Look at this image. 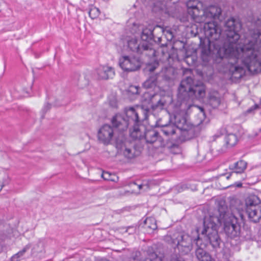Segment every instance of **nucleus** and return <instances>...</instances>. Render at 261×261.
Wrapping results in <instances>:
<instances>
[{"label":"nucleus","instance_id":"36","mask_svg":"<svg viewBox=\"0 0 261 261\" xmlns=\"http://www.w3.org/2000/svg\"><path fill=\"white\" fill-rule=\"evenodd\" d=\"M128 91L132 94H137L139 93V88L137 86H130L128 88Z\"/></svg>","mask_w":261,"mask_h":261},{"label":"nucleus","instance_id":"45","mask_svg":"<svg viewBox=\"0 0 261 261\" xmlns=\"http://www.w3.org/2000/svg\"><path fill=\"white\" fill-rule=\"evenodd\" d=\"M156 97H157V96H156V95H153V97H152V98H151V102H152V103H154L153 102V99H154V98H155V99H156L157 100L159 99H157Z\"/></svg>","mask_w":261,"mask_h":261},{"label":"nucleus","instance_id":"28","mask_svg":"<svg viewBox=\"0 0 261 261\" xmlns=\"http://www.w3.org/2000/svg\"><path fill=\"white\" fill-rule=\"evenodd\" d=\"M221 102L220 98L217 92L211 93L208 97V103L214 109L217 108Z\"/></svg>","mask_w":261,"mask_h":261},{"label":"nucleus","instance_id":"1","mask_svg":"<svg viewBox=\"0 0 261 261\" xmlns=\"http://www.w3.org/2000/svg\"><path fill=\"white\" fill-rule=\"evenodd\" d=\"M249 35L244 45L238 43L240 38L239 32L242 23L239 18L230 17L225 22L224 34L217 23L205 22L203 26L205 38H200L201 57L205 64L211 56L219 64H226L232 76L241 79L246 68L252 74L261 72V19L252 22Z\"/></svg>","mask_w":261,"mask_h":261},{"label":"nucleus","instance_id":"24","mask_svg":"<svg viewBox=\"0 0 261 261\" xmlns=\"http://www.w3.org/2000/svg\"><path fill=\"white\" fill-rule=\"evenodd\" d=\"M138 40L136 38H132L128 41V47L131 50L134 52L141 54L143 51H147V49H143L142 48V42L140 41L138 42Z\"/></svg>","mask_w":261,"mask_h":261},{"label":"nucleus","instance_id":"43","mask_svg":"<svg viewBox=\"0 0 261 261\" xmlns=\"http://www.w3.org/2000/svg\"><path fill=\"white\" fill-rule=\"evenodd\" d=\"M187 188H188V187L187 185H184V184H182L181 185H180V189L185 190Z\"/></svg>","mask_w":261,"mask_h":261},{"label":"nucleus","instance_id":"27","mask_svg":"<svg viewBox=\"0 0 261 261\" xmlns=\"http://www.w3.org/2000/svg\"><path fill=\"white\" fill-rule=\"evenodd\" d=\"M155 30H159V31L162 33L163 35L162 37L158 38V41L160 42L164 38H165L168 41H171L174 37L173 34L171 31L165 30L160 26H156Z\"/></svg>","mask_w":261,"mask_h":261},{"label":"nucleus","instance_id":"40","mask_svg":"<svg viewBox=\"0 0 261 261\" xmlns=\"http://www.w3.org/2000/svg\"><path fill=\"white\" fill-rule=\"evenodd\" d=\"M50 108V105L49 103H46L44 105L43 110H45L46 111H47Z\"/></svg>","mask_w":261,"mask_h":261},{"label":"nucleus","instance_id":"10","mask_svg":"<svg viewBox=\"0 0 261 261\" xmlns=\"http://www.w3.org/2000/svg\"><path fill=\"white\" fill-rule=\"evenodd\" d=\"M119 65L123 70L134 71L140 68L141 62L138 57L124 56L120 58Z\"/></svg>","mask_w":261,"mask_h":261},{"label":"nucleus","instance_id":"17","mask_svg":"<svg viewBox=\"0 0 261 261\" xmlns=\"http://www.w3.org/2000/svg\"><path fill=\"white\" fill-rule=\"evenodd\" d=\"M177 69L173 66H169L163 68L158 74V77L165 80H174L177 76Z\"/></svg>","mask_w":261,"mask_h":261},{"label":"nucleus","instance_id":"31","mask_svg":"<svg viewBox=\"0 0 261 261\" xmlns=\"http://www.w3.org/2000/svg\"><path fill=\"white\" fill-rule=\"evenodd\" d=\"M145 223L147 226L151 229L154 230L157 228L155 221L153 218H148L145 221Z\"/></svg>","mask_w":261,"mask_h":261},{"label":"nucleus","instance_id":"15","mask_svg":"<svg viewBox=\"0 0 261 261\" xmlns=\"http://www.w3.org/2000/svg\"><path fill=\"white\" fill-rule=\"evenodd\" d=\"M111 122L113 126L120 132H124L128 127V122L126 119L120 114H117L113 116Z\"/></svg>","mask_w":261,"mask_h":261},{"label":"nucleus","instance_id":"23","mask_svg":"<svg viewBox=\"0 0 261 261\" xmlns=\"http://www.w3.org/2000/svg\"><path fill=\"white\" fill-rule=\"evenodd\" d=\"M157 258V254L154 252L148 251L145 256L140 252H136L133 257V261H153Z\"/></svg>","mask_w":261,"mask_h":261},{"label":"nucleus","instance_id":"26","mask_svg":"<svg viewBox=\"0 0 261 261\" xmlns=\"http://www.w3.org/2000/svg\"><path fill=\"white\" fill-rule=\"evenodd\" d=\"M159 79L158 74L151 75L144 83L143 86L146 89L155 88L158 85V80Z\"/></svg>","mask_w":261,"mask_h":261},{"label":"nucleus","instance_id":"52","mask_svg":"<svg viewBox=\"0 0 261 261\" xmlns=\"http://www.w3.org/2000/svg\"><path fill=\"white\" fill-rule=\"evenodd\" d=\"M3 187V186L2 185H0V191L2 190Z\"/></svg>","mask_w":261,"mask_h":261},{"label":"nucleus","instance_id":"37","mask_svg":"<svg viewBox=\"0 0 261 261\" xmlns=\"http://www.w3.org/2000/svg\"><path fill=\"white\" fill-rule=\"evenodd\" d=\"M43 245L41 243H39L35 245L33 248L34 252H40L42 250Z\"/></svg>","mask_w":261,"mask_h":261},{"label":"nucleus","instance_id":"42","mask_svg":"<svg viewBox=\"0 0 261 261\" xmlns=\"http://www.w3.org/2000/svg\"><path fill=\"white\" fill-rule=\"evenodd\" d=\"M233 173H234L232 172V171H231L229 174H226L225 175H226V179H229Z\"/></svg>","mask_w":261,"mask_h":261},{"label":"nucleus","instance_id":"54","mask_svg":"<svg viewBox=\"0 0 261 261\" xmlns=\"http://www.w3.org/2000/svg\"><path fill=\"white\" fill-rule=\"evenodd\" d=\"M177 7H178V5H176V6L175 9H177Z\"/></svg>","mask_w":261,"mask_h":261},{"label":"nucleus","instance_id":"20","mask_svg":"<svg viewBox=\"0 0 261 261\" xmlns=\"http://www.w3.org/2000/svg\"><path fill=\"white\" fill-rule=\"evenodd\" d=\"M143 137L145 139L146 143L150 144L154 143L159 139L158 132L153 128L146 129L144 133V136H142L141 135L140 139L137 138V139L141 140Z\"/></svg>","mask_w":261,"mask_h":261},{"label":"nucleus","instance_id":"59","mask_svg":"<svg viewBox=\"0 0 261 261\" xmlns=\"http://www.w3.org/2000/svg\"><path fill=\"white\" fill-rule=\"evenodd\" d=\"M240 216L242 217V215L239 214Z\"/></svg>","mask_w":261,"mask_h":261},{"label":"nucleus","instance_id":"48","mask_svg":"<svg viewBox=\"0 0 261 261\" xmlns=\"http://www.w3.org/2000/svg\"><path fill=\"white\" fill-rule=\"evenodd\" d=\"M171 261H179L178 258H176L175 259L172 258Z\"/></svg>","mask_w":261,"mask_h":261},{"label":"nucleus","instance_id":"47","mask_svg":"<svg viewBox=\"0 0 261 261\" xmlns=\"http://www.w3.org/2000/svg\"><path fill=\"white\" fill-rule=\"evenodd\" d=\"M98 261H109L105 258H101L100 259H99Z\"/></svg>","mask_w":261,"mask_h":261},{"label":"nucleus","instance_id":"25","mask_svg":"<svg viewBox=\"0 0 261 261\" xmlns=\"http://www.w3.org/2000/svg\"><path fill=\"white\" fill-rule=\"evenodd\" d=\"M239 234L237 238L240 240H250L252 237V231L251 228L247 226H244L243 228H240Z\"/></svg>","mask_w":261,"mask_h":261},{"label":"nucleus","instance_id":"11","mask_svg":"<svg viewBox=\"0 0 261 261\" xmlns=\"http://www.w3.org/2000/svg\"><path fill=\"white\" fill-rule=\"evenodd\" d=\"M188 12L196 21L199 22L201 18L202 4L198 0H189L187 3Z\"/></svg>","mask_w":261,"mask_h":261},{"label":"nucleus","instance_id":"7","mask_svg":"<svg viewBox=\"0 0 261 261\" xmlns=\"http://www.w3.org/2000/svg\"><path fill=\"white\" fill-rule=\"evenodd\" d=\"M180 143L186 142L193 138L195 135L194 125L191 123L189 119L188 110H180Z\"/></svg>","mask_w":261,"mask_h":261},{"label":"nucleus","instance_id":"16","mask_svg":"<svg viewBox=\"0 0 261 261\" xmlns=\"http://www.w3.org/2000/svg\"><path fill=\"white\" fill-rule=\"evenodd\" d=\"M98 78L100 80L112 79L115 75L113 68L109 66H100L96 70Z\"/></svg>","mask_w":261,"mask_h":261},{"label":"nucleus","instance_id":"19","mask_svg":"<svg viewBox=\"0 0 261 261\" xmlns=\"http://www.w3.org/2000/svg\"><path fill=\"white\" fill-rule=\"evenodd\" d=\"M161 121L162 119H159L156 121V125L158 126L163 127L162 131L166 136H170L174 135L176 131L178 129V126L174 123H170L169 124H163L161 122Z\"/></svg>","mask_w":261,"mask_h":261},{"label":"nucleus","instance_id":"56","mask_svg":"<svg viewBox=\"0 0 261 261\" xmlns=\"http://www.w3.org/2000/svg\"><path fill=\"white\" fill-rule=\"evenodd\" d=\"M170 4V2L168 3V5L169 6Z\"/></svg>","mask_w":261,"mask_h":261},{"label":"nucleus","instance_id":"33","mask_svg":"<svg viewBox=\"0 0 261 261\" xmlns=\"http://www.w3.org/2000/svg\"><path fill=\"white\" fill-rule=\"evenodd\" d=\"M164 102L162 101V100L160 97H159V99L158 100V101L156 103H152L151 107L153 110H162L163 109L164 106Z\"/></svg>","mask_w":261,"mask_h":261},{"label":"nucleus","instance_id":"13","mask_svg":"<svg viewBox=\"0 0 261 261\" xmlns=\"http://www.w3.org/2000/svg\"><path fill=\"white\" fill-rule=\"evenodd\" d=\"M123 139L124 135H121V139H116L117 147L122 152L125 157L132 159L135 155L133 145L128 141H123Z\"/></svg>","mask_w":261,"mask_h":261},{"label":"nucleus","instance_id":"32","mask_svg":"<svg viewBox=\"0 0 261 261\" xmlns=\"http://www.w3.org/2000/svg\"><path fill=\"white\" fill-rule=\"evenodd\" d=\"M99 10L95 7H92L89 11V16L92 19H95L97 18L99 16Z\"/></svg>","mask_w":261,"mask_h":261},{"label":"nucleus","instance_id":"51","mask_svg":"<svg viewBox=\"0 0 261 261\" xmlns=\"http://www.w3.org/2000/svg\"><path fill=\"white\" fill-rule=\"evenodd\" d=\"M160 9L161 10H163L164 9V6H160Z\"/></svg>","mask_w":261,"mask_h":261},{"label":"nucleus","instance_id":"53","mask_svg":"<svg viewBox=\"0 0 261 261\" xmlns=\"http://www.w3.org/2000/svg\"><path fill=\"white\" fill-rule=\"evenodd\" d=\"M176 242H177V245H178L179 244V241L177 240Z\"/></svg>","mask_w":261,"mask_h":261},{"label":"nucleus","instance_id":"49","mask_svg":"<svg viewBox=\"0 0 261 261\" xmlns=\"http://www.w3.org/2000/svg\"><path fill=\"white\" fill-rule=\"evenodd\" d=\"M154 70H155V67H151V68H150L149 69V70H150V71H154Z\"/></svg>","mask_w":261,"mask_h":261},{"label":"nucleus","instance_id":"35","mask_svg":"<svg viewBox=\"0 0 261 261\" xmlns=\"http://www.w3.org/2000/svg\"><path fill=\"white\" fill-rule=\"evenodd\" d=\"M112 175L108 172H103L101 174V177L105 180L115 181V179L113 178Z\"/></svg>","mask_w":261,"mask_h":261},{"label":"nucleus","instance_id":"38","mask_svg":"<svg viewBox=\"0 0 261 261\" xmlns=\"http://www.w3.org/2000/svg\"><path fill=\"white\" fill-rule=\"evenodd\" d=\"M258 108V105H255L253 107H251L250 108L248 109L247 111L248 113H251L254 110H256Z\"/></svg>","mask_w":261,"mask_h":261},{"label":"nucleus","instance_id":"6","mask_svg":"<svg viewBox=\"0 0 261 261\" xmlns=\"http://www.w3.org/2000/svg\"><path fill=\"white\" fill-rule=\"evenodd\" d=\"M246 212L249 219L257 223L261 218V203L259 198L255 195L250 196L246 199Z\"/></svg>","mask_w":261,"mask_h":261},{"label":"nucleus","instance_id":"61","mask_svg":"<svg viewBox=\"0 0 261 261\" xmlns=\"http://www.w3.org/2000/svg\"><path fill=\"white\" fill-rule=\"evenodd\" d=\"M226 261H230V260H226Z\"/></svg>","mask_w":261,"mask_h":261},{"label":"nucleus","instance_id":"41","mask_svg":"<svg viewBox=\"0 0 261 261\" xmlns=\"http://www.w3.org/2000/svg\"><path fill=\"white\" fill-rule=\"evenodd\" d=\"M137 186H138V189H139V190L142 189L143 187H146V188H148L147 185H143V184H141V185H137Z\"/></svg>","mask_w":261,"mask_h":261},{"label":"nucleus","instance_id":"46","mask_svg":"<svg viewBox=\"0 0 261 261\" xmlns=\"http://www.w3.org/2000/svg\"><path fill=\"white\" fill-rule=\"evenodd\" d=\"M242 186V184L241 182H239L237 185V187H241Z\"/></svg>","mask_w":261,"mask_h":261},{"label":"nucleus","instance_id":"57","mask_svg":"<svg viewBox=\"0 0 261 261\" xmlns=\"http://www.w3.org/2000/svg\"><path fill=\"white\" fill-rule=\"evenodd\" d=\"M260 105H261V99H260Z\"/></svg>","mask_w":261,"mask_h":261},{"label":"nucleus","instance_id":"60","mask_svg":"<svg viewBox=\"0 0 261 261\" xmlns=\"http://www.w3.org/2000/svg\"><path fill=\"white\" fill-rule=\"evenodd\" d=\"M180 261H185V260H181L180 259Z\"/></svg>","mask_w":261,"mask_h":261},{"label":"nucleus","instance_id":"21","mask_svg":"<svg viewBox=\"0 0 261 261\" xmlns=\"http://www.w3.org/2000/svg\"><path fill=\"white\" fill-rule=\"evenodd\" d=\"M238 142L237 136L234 134H229L225 138V146L220 149H218L219 153H222L226 151V148L231 147L234 146Z\"/></svg>","mask_w":261,"mask_h":261},{"label":"nucleus","instance_id":"39","mask_svg":"<svg viewBox=\"0 0 261 261\" xmlns=\"http://www.w3.org/2000/svg\"><path fill=\"white\" fill-rule=\"evenodd\" d=\"M198 108L200 110V113L199 114V115H202V117L204 118L205 116V114L204 113V109L200 107H198Z\"/></svg>","mask_w":261,"mask_h":261},{"label":"nucleus","instance_id":"3","mask_svg":"<svg viewBox=\"0 0 261 261\" xmlns=\"http://www.w3.org/2000/svg\"><path fill=\"white\" fill-rule=\"evenodd\" d=\"M219 219L214 216L205 217L203 219V228L200 234H198L202 244L205 246L208 243L214 249L220 248L222 243L218 232L216 230L217 224L215 221Z\"/></svg>","mask_w":261,"mask_h":261},{"label":"nucleus","instance_id":"22","mask_svg":"<svg viewBox=\"0 0 261 261\" xmlns=\"http://www.w3.org/2000/svg\"><path fill=\"white\" fill-rule=\"evenodd\" d=\"M247 163L240 160L233 164L229 166V168L232 172L237 174H242L244 172L247 167Z\"/></svg>","mask_w":261,"mask_h":261},{"label":"nucleus","instance_id":"29","mask_svg":"<svg viewBox=\"0 0 261 261\" xmlns=\"http://www.w3.org/2000/svg\"><path fill=\"white\" fill-rule=\"evenodd\" d=\"M30 248V244L25 245L21 250L12 256L11 257L12 261H18L20 260L23 257L25 253L28 251Z\"/></svg>","mask_w":261,"mask_h":261},{"label":"nucleus","instance_id":"5","mask_svg":"<svg viewBox=\"0 0 261 261\" xmlns=\"http://www.w3.org/2000/svg\"><path fill=\"white\" fill-rule=\"evenodd\" d=\"M220 217L223 219V229L226 234L231 239L237 238L241 227V220L229 212H222L219 209Z\"/></svg>","mask_w":261,"mask_h":261},{"label":"nucleus","instance_id":"58","mask_svg":"<svg viewBox=\"0 0 261 261\" xmlns=\"http://www.w3.org/2000/svg\"><path fill=\"white\" fill-rule=\"evenodd\" d=\"M259 132L261 133V128L259 129Z\"/></svg>","mask_w":261,"mask_h":261},{"label":"nucleus","instance_id":"30","mask_svg":"<svg viewBox=\"0 0 261 261\" xmlns=\"http://www.w3.org/2000/svg\"><path fill=\"white\" fill-rule=\"evenodd\" d=\"M188 65H195L197 62V57L195 55L187 56L184 60Z\"/></svg>","mask_w":261,"mask_h":261},{"label":"nucleus","instance_id":"34","mask_svg":"<svg viewBox=\"0 0 261 261\" xmlns=\"http://www.w3.org/2000/svg\"><path fill=\"white\" fill-rule=\"evenodd\" d=\"M109 102L110 106L113 108H116L117 107V100L115 96H112L109 98Z\"/></svg>","mask_w":261,"mask_h":261},{"label":"nucleus","instance_id":"14","mask_svg":"<svg viewBox=\"0 0 261 261\" xmlns=\"http://www.w3.org/2000/svg\"><path fill=\"white\" fill-rule=\"evenodd\" d=\"M201 12V18L199 19V22L205 21V18H219L221 14L222 11L220 7L212 6L207 9H203Z\"/></svg>","mask_w":261,"mask_h":261},{"label":"nucleus","instance_id":"4","mask_svg":"<svg viewBox=\"0 0 261 261\" xmlns=\"http://www.w3.org/2000/svg\"><path fill=\"white\" fill-rule=\"evenodd\" d=\"M193 82V79L190 76L180 81V101L181 99L193 100L204 96V88L198 85H194ZM182 104V102L180 101V107Z\"/></svg>","mask_w":261,"mask_h":261},{"label":"nucleus","instance_id":"8","mask_svg":"<svg viewBox=\"0 0 261 261\" xmlns=\"http://www.w3.org/2000/svg\"><path fill=\"white\" fill-rule=\"evenodd\" d=\"M141 109L138 107L135 108L129 107L125 109V115L127 117L126 121L128 122V125L133 124L134 125L133 130H130V135L134 139H140L141 133L139 127V112Z\"/></svg>","mask_w":261,"mask_h":261},{"label":"nucleus","instance_id":"44","mask_svg":"<svg viewBox=\"0 0 261 261\" xmlns=\"http://www.w3.org/2000/svg\"><path fill=\"white\" fill-rule=\"evenodd\" d=\"M183 72H184V74H186L187 72H189L190 73H191V69H186V70H184L183 71Z\"/></svg>","mask_w":261,"mask_h":261},{"label":"nucleus","instance_id":"12","mask_svg":"<svg viewBox=\"0 0 261 261\" xmlns=\"http://www.w3.org/2000/svg\"><path fill=\"white\" fill-rule=\"evenodd\" d=\"M196 248L195 253L196 258L199 261H215L212 256L204 250L205 244H202V241L198 236L197 239L194 240Z\"/></svg>","mask_w":261,"mask_h":261},{"label":"nucleus","instance_id":"9","mask_svg":"<svg viewBox=\"0 0 261 261\" xmlns=\"http://www.w3.org/2000/svg\"><path fill=\"white\" fill-rule=\"evenodd\" d=\"M97 138L100 143L107 145L111 144L113 140L116 142V139H121L116 136L113 128L109 124H105L99 129Z\"/></svg>","mask_w":261,"mask_h":261},{"label":"nucleus","instance_id":"2","mask_svg":"<svg viewBox=\"0 0 261 261\" xmlns=\"http://www.w3.org/2000/svg\"><path fill=\"white\" fill-rule=\"evenodd\" d=\"M155 28L156 27L152 29V28L150 27L142 30L141 38L143 49L149 50L150 52L149 55L153 57H158L159 55L157 54H159L161 53V56L160 57V60L162 62L169 61L170 59L173 61L175 60L178 61L177 49H175L170 42L166 43L165 45L162 44L157 51L151 48V42L155 39L153 32L159 31V30H155Z\"/></svg>","mask_w":261,"mask_h":261},{"label":"nucleus","instance_id":"62","mask_svg":"<svg viewBox=\"0 0 261 261\" xmlns=\"http://www.w3.org/2000/svg\"><path fill=\"white\" fill-rule=\"evenodd\" d=\"M170 1H171V0H169Z\"/></svg>","mask_w":261,"mask_h":261},{"label":"nucleus","instance_id":"18","mask_svg":"<svg viewBox=\"0 0 261 261\" xmlns=\"http://www.w3.org/2000/svg\"><path fill=\"white\" fill-rule=\"evenodd\" d=\"M192 248L191 238L189 236H180V254H188L190 252Z\"/></svg>","mask_w":261,"mask_h":261},{"label":"nucleus","instance_id":"50","mask_svg":"<svg viewBox=\"0 0 261 261\" xmlns=\"http://www.w3.org/2000/svg\"><path fill=\"white\" fill-rule=\"evenodd\" d=\"M128 229H133V231H135V228L133 227H129Z\"/></svg>","mask_w":261,"mask_h":261},{"label":"nucleus","instance_id":"55","mask_svg":"<svg viewBox=\"0 0 261 261\" xmlns=\"http://www.w3.org/2000/svg\"><path fill=\"white\" fill-rule=\"evenodd\" d=\"M172 243H176V241H173Z\"/></svg>","mask_w":261,"mask_h":261}]
</instances>
